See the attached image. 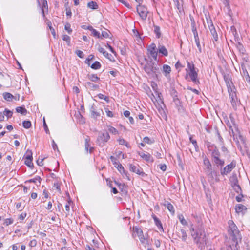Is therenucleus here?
Instances as JSON below:
<instances>
[{"label":"nucleus","instance_id":"1","mask_svg":"<svg viewBox=\"0 0 250 250\" xmlns=\"http://www.w3.org/2000/svg\"><path fill=\"white\" fill-rule=\"evenodd\" d=\"M208 149L210 152L211 160L214 165L218 167H220V174L224 176L230 173L231 171L236 167V162L235 160H233L231 162L225 167H222L225 165V160L220 158L221 154L214 145H209L208 146Z\"/></svg>","mask_w":250,"mask_h":250},{"label":"nucleus","instance_id":"2","mask_svg":"<svg viewBox=\"0 0 250 250\" xmlns=\"http://www.w3.org/2000/svg\"><path fill=\"white\" fill-rule=\"evenodd\" d=\"M194 243L200 250L204 249L206 244V234L204 229L201 227L194 228L192 225L189 229Z\"/></svg>","mask_w":250,"mask_h":250},{"label":"nucleus","instance_id":"3","mask_svg":"<svg viewBox=\"0 0 250 250\" xmlns=\"http://www.w3.org/2000/svg\"><path fill=\"white\" fill-rule=\"evenodd\" d=\"M225 80L232 106L233 108L236 110L237 109V105L240 103V101L238 100L237 97L236 88L230 80L225 78Z\"/></svg>","mask_w":250,"mask_h":250},{"label":"nucleus","instance_id":"4","mask_svg":"<svg viewBox=\"0 0 250 250\" xmlns=\"http://www.w3.org/2000/svg\"><path fill=\"white\" fill-rule=\"evenodd\" d=\"M186 71L188 72L185 76L187 79L188 77H189L190 80L196 84L200 83L199 80L198 78V70L195 68L193 62H189L187 61V68Z\"/></svg>","mask_w":250,"mask_h":250},{"label":"nucleus","instance_id":"5","mask_svg":"<svg viewBox=\"0 0 250 250\" xmlns=\"http://www.w3.org/2000/svg\"><path fill=\"white\" fill-rule=\"evenodd\" d=\"M203 164L204 166V170L209 180L213 181L214 180L216 182H219L220 180L217 176L214 178L213 175H215L217 176V172L212 170L211 163L209 160L206 156L203 159Z\"/></svg>","mask_w":250,"mask_h":250},{"label":"nucleus","instance_id":"6","mask_svg":"<svg viewBox=\"0 0 250 250\" xmlns=\"http://www.w3.org/2000/svg\"><path fill=\"white\" fill-rule=\"evenodd\" d=\"M229 228L228 233L230 236L232 241H240L241 242L242 237L240 234V231L232 220L228 221Z\"/></svg>","mask_w":250,"mask_h":250},{"label":"nucleus","instance_id":"7","mask_svg":"<svg viewBox=\"0 0 250 250\" xmlns=\"http://www.w3.org/2000/svg\"><path fill=\"white\" fill-rule=\"evenodd\" d=\"M144 69L146 73L152 77H157L159 71L158 65L152 61L147 62Z\"/></svg>","mask_w":250,"mask_h":250},{"label":"nucleus","instance_id":"8","mask_svg":"<svg viewBox=\"0 0 250 250\" xmlns=\"http://www.w3.org/2000/svg\"><path fill=\"white\" fill-rule=\"evenodd\" d=\"M110 139V136L107 131L100 132L96 140V143L99 146L103 147Z\"/></svg>","mask_w":250,"mask_h":250},{"label":"nucleus","instance_id":"9","mask_svg":"<svg viewBox=\"0 0 250 250\" xmlns=\"http://www.w3.org/2000/svg\"><path fill=\"white\" fill-rule=\"evenodd\" d=\"M137 11L140 17L143 20H146L147 17L148 11L146 7L141 4H138L137 6Z\"/></svg>","mask_w":250,"mask_h":250},{"label":"nucleus","instance_id":"10","mask_svg":"<svg viewBox=\"0 0 250 250\" xmlns=\"http://www.w3.org/2000/svg\"><path fill=\"white\" fill-rule=\"evenodd\" d=\"M207 23H208V28L210 30V32L211 34V35H212L213 37V39L215 41H217L218 40V35H217V32L216 31V29L214 27V26L213 24V22L212 21V20L211 19H208V18H207Z\"/></svg>","mask_w":250,"mask_h":250},{"label":"nucleus","instance_id":"11","mask_svg":"<svg viewBox=\"0 0 250 250\" xmlns=\"http://www.w3.org/2000/svg\"><path fill=\"white\" fill-rule=\"evenodd\" d=\"M133 230L135 232H136L139 237V239L141 242V243L144 244L145 243V241L146 238L143 235V230L137 227H133Z\"/></svg>","mask_w":250,"mask_h":250},{"label":"nucleus","instance_id":"12","mask_svg":"<svg viewBox=\"0 0 250 250\" xmlns=\"http://www.w3.org/2000/svg\"><path fill=\"white\" fill-rule=\"evenodd\" d=\"M156 45L154 43H151L147 48V51L149 52L151 56L156 61L157 59L158 52L156 51Z\"/></svg>","mask_w":250,"mask_h":250},{"label":"nucleus","instance_id":"13","mask_svg":"<svg viewBox=\"0 0 250 250\" xmlns=\"http://www.w3.org/2000/svg\"><path fill=\"white\" fill-rule=\"evenodd\" d=\"M129 170L136 174L142 176L145 175V173L143 171L142 168L140 167H137L132 164L129 165Z\"/></svg>","mask_w":250,"mask_h":250},{"label":"nucleus","instance_id":"14","mask_svg":"<svg viewBox=\"0 0 250 250\" xmlns=\"http://www.w3.org/2000/svg\"><path fill=\"white\" fill-rule=\"evenodd\" d=\"M235 210L237 214L244 215L246 212L247 208L245 206L241 204H239L235 206Z\"/></svg>","mask_w":250,"mask_h":250},{"label":"nucleus","instance_id":"15","mask_svg":"<svg viewBox=\"0 0 250 250\" xmlns=\"http://www.w3.org/2000/svg\"><path fill=\"white\" fill-rule=\"evenodd\" d=\"M245 64L244 62L241 63V73L243 77L245 78L246 80L247 81H250V77L249 75V74L247 71Z\"/></svg>","mask_w":250,"mask_h":250},{"label":"nucleus","instance_id":"16","mask_svg":"<svg viewBox=\"0 0 250 250\" xmlns=\"http://www.w3.org/2000/svg\"><path fill=\"white\" fill-rule=\"evenodd\" d=\"M138 154L141 158L144 159L147 162L153 161L152 156L149 153L145 154L142 152H138Z\"/></svg>","mask_w":250,"mask_h":250},{"label":"nucleus","instance_id":"17","mask_svg":"<svg viewBox=\"0 0 250 250\" xmlns=\"http://www.w3.org/2000/svg\"><path fill=\"white\" fill-rule=\"evenodd\" d=\"M240 241H232V243L227 246L226 250H240L238 245Z\"/></svg>","mask_w":250,"mask_h":250},{"label":"nucleus","instance_id":"18","mask_svg":"<svg viewBox=\"0 0 250 250\" xmlns=\"http://www.w3.org/2000/svg\"><path fill=\"white\" fill-rule=\"evenodd\" d=\"M177 233L179 238H181L183 242H186L188 237L186 230L184 229H181L180 232Z\"/></svg>","mask_w":250,"mask_h":250},{"label":"nucleus","instance_id":"19","mask_svg":"<svg viewBox=\"0 0 250 250\" xmlns=\"http://www.w3.org/2000/svg\"><path fill=\"white\" fill-rule=\"evenodd\" d=\"M163 205L167 207V209L172 214L175 213V209L173 205L167 201H165Z\"/></svg>","mask_w":250,"mask_h":250},{"label":"nucleus","instance_id":"20","mask_svg":"<svg viewBox=\"0 0 250 250\" xmlns=\"http://www.w3.org/2000/svg\"><path fill=\"white\" fill-rule=\"evenodd\" d=\"M158 51L159 53L162 54L163 55L165 56H167L168 55V51L166 48L162 45L159 44L158 46Z\"/></svg>","mask_w":250,"mask_h":250},{"label":"nucleus","instance_id":"21","mask_svg":"<svg viewBox=\"0 0 250 250\" xmlns=\"http://www.w3.org/2000/svg\"><path fill=\"white\" fill-rule=\"evenodd\" d=\"M4 99L8 102H11L13 99L17 100V99L11 93L9 92H4L3 93Z\"/></svg>","mask_w":250,"mask_h":250},{"label":"nucleus","instance_id":"22","mask_svg":"<svg viewBox=\"0 0 250 250\" xmlns=\"http://www.w3.org/2000/svg\"><path fill=\"white\" fill-rule=\"evenodd\" d=\"M116 168L121 174L125 175L127 179L129 180L128 176L127 175V172L125 170L122 164H118Z\"/></svg>","mask_w":250,"mask_h":250},{"label":"nucleus","instance_id":"23","mask_svg":"<svg viewBox=\"0 0 250 250\" xmlns=\"http://www.w3.org/2000/svg\"><path fill=\"white\" fill-rule=\"evenodd\" d=\"M17 112L21 113L23 115H25L27 113V110L24 106H19L16 108Z\"/></svg>","mask_w":250,"mask_h":250},{"label":"nucleus","instance_id":"24","mask_svg":"<svg viewBox=\"0 0 250 250\" xmlns=\"http://www.w3.org/2000/svg\"><path fill=\"white\" fill-rule=\"evenodd\" d=\"M152 217L154 221L155 225L160 229L161 228L162 229H163V226L161 222V221L158 218L156 215H152Z\"/></svg>","mask_w":250,"mask_h":250},{"label":"nucleus","instance_id":"25","mask_svg":"<svg viewBox=\"0 0 250 250\" xmlns=\"http://www.w3.org/2000/svg\"><path fill=\"white\" fill-rule=\"evenodd\" d=\"M87 78L93 82H96L100 80V78L96 74H88L87 75Z\"/></svg>","mask_w":250,"mask_h":250},{"label":"nucleus","instance_id":"26","mask_svg":"<svg viewBox=\"0 0 250 250\" xmlns=\"http://www.w3.org/2000/svg\"><path fill=\"white\" fill-rule=\"evenodd\" d=\"M154 27V32L155 34H156V36L157 38H160L161 36V33L160 31V28L159 26L153 25Z\"/></svg>","mask_w":250,"mask_h":250},{"label":"nucleus","instance_id":"27","mask_svg":"<svg viewBox=\"0 0 250 250\" xmlns=\"http://www.w3.org/2000/svg\"><path fill=\"white\" fill-rule=\"evenodd\" d=\"M229 132L230 135V136H232L233 138V140L236 142V143L238 144L239 143V141L237 138V135H235L234 133V132L232 128V126H229Z\"/></svg>","mask_w":250,"mask_h":250},{"label":"nucleus","instance_id":"28","mask_svg":"<svg viewBox=\"0 0 250 250\" xmlns=\"http://www.w3.org/2000/svg\"><path fill=\"white\" fill-rule=\"evenodd\" d=\"M87 7L88 8H89L90 9H91L93 10H95V9H98V5L96 2L91 1L88 3Z\"/></svg>","mask_w":250,"mask_h":250},{"label":"nucleus","instance_id":"29","mask_svg":"<svg viewBox=\"0 0 250 250\" xmlns=\"http://www.w3.org/2000/svg\"><path fill=\"white\" fill-rule=\"evenodd\" d=\"M229 180L231 183L232 187L238 185V181L236 174L232 175L230 178Z\"/></svg>","mask_w":250,"mask_h":250},{"label":"nucleus","instance_id":"30","mask_svg":"<svg viewBox=\"0 0 250 250\" xmlns=\"http://www.w3.org/2000/svg\"><path fill=\"white\" fill-rule=\"evenodd\" d=\"M85 86L87 87L92 88L93 90L99 89V86L97 84H93V83L87 82L85 83Z\"/></svg>","mask_w":250,"mask_h":250},{"label":"nucleus","instance_id":"31","mask_svg":"<svg viewBox=\"0 0 250 250\" xmlns=\"http://www.w3.org/2000/svg\"><path fill=\"white\" fill-rule=\"evenodd\" d=\"M163 71L165 76H167L171 72V67L168 65L165 64L163 65Z\"/></svg>","mask_w":250,"mask_h":250},{"label":"nucleus","instance_id":"32","mask_svg":"<svg viewBox=\"0 0 250 250\" xmlns=\"http://www.w3.org/2000/svg\"><path fill=\"white\" fill-rule=\"evenodd\" d=\"M44 8H45L47 10H48L47 2L45 0H44L43 1L42 6V17H43V18H45V14H44Z\"/></svg>","mask_w":250,"mask_h":250},{"label":"nucleus","instance_id":"33","mask_svg":"<svg viewBox=\"0 0 250 250\" xmlns=\"http://www.w3.org/2000/svg\"><path fill=\"white\" fill-rule=\"evenodd\" d=\"M108 131L110 133H111L114 135H116V134H119V131H118V130L112 126H108Z\"/></svg>","mask_w":250,"mask_h":250},{"label":"nucleus","instance_id":"34","mask_svg":"<svg viewBox=\"0 0 250 250\" xmlns=\"http://www.w3.org/2000/svg\"><path fill=\"white\" fill-rule=\"evenodd\" d=\"M3 114L4 115V116H6L7 118V119H8L12 116L13 112L8 109L5 108L3 112Z\"/></svg>","mask_w":250,"mask_h":250},{"label":"nucleus","instance_id":"35","mask_svg":"<svg viewBox=\"0 0 250 250\" xmlns=\"http://www.w3.org/2000/svg\"><path fill=\"white\" fill-rule=\"evenodd\" d=\"M101 65L98 61H95L91 65V68L94 70L99 69L101 68Z\"/></svg>","mask_w":250,"mask_h":250},{"label":"nucleus","instance_id":"36","mask_svg":"<svg viewBox=\"0 0 250 250\" xmlns=\"http://www.w3.org/2000/svg\"><path fill=\"white\" fill-rule=\"evenodd\" d=\"M236 45L237 49L239 51V52L242 54H244L245 50L243 47L242 44L240 42H238Z\"/></svg>","mask_w":250,"mask_h":250},{"label":"nucleus","instance_id":"37","mask_svg":"<svg viewBox=\"0 0 250 250\" xmlns=\"http://www.w3.org/2000/svg\"><path fill=\"white\" fill-rule=\"evenodd\" d=\"M190 20L191 21V30L192 33H194V32H197V28L196 27V23L194 20L193 19V18L191 17Z\"/></svg>","mask_w":250,"mask_h":250},{"label":"nucleus","instance_id":"38","mask_svg":"<svg viewBox=\"0 0 250 250\" xmlns=\"http://www.w3.org/2000/svg\"><path fill=\"white\" fill-rule=\"evenodd\" d=\"M24 157H25V160L33 159L32 152L31 150L28 149L26 151V152L25 155H24Z\"/></svg>","mask_w":250,"mask_h":250},{"label":"nucleus","instance_id":"39","mask_svg":"<svg viewBox=\"0 0 250 250\" xmlns=\"http://www.w3.org/2000/svg\"><path fill=\"white\" fill-rule=\"evenodd\" d=\"M90 111L91 112L92 116L94 118H97L98 116L100 115V113L96 111L95 108L93 106L91 107Z\"/></svg>","mask_w":250,"mask_h":250},{"label":"nucleus","instance_id":"40","mask_svg":"<svg viewBox=\"0 0 250 250\" xmlns=\"http://www.w3.org/2000/svg\"><path fill=\"white\" fill-rule=\"evenodd\" d=\"M41 178L39 176H36L35 178L33 179H29L25 182V183L29 182V183H36L37 181L39 182V184H40V180Z\"/></svg>","mask_w":250,"mask_h":250},{"label":"nucleus","instance_id":"41","mask_svg":"<svg viewBox=\"0 0 250 250\" xmlns=\"http://www.w3.org/2000/svg\"><path fill=\"white\" fill-rule=\"evenodd\" d=\"M22 125L25 128L28 129L31 126V123L30 121H24L22 123Z\"/></svg>","mask_w":250,"mask_h":250},{"label":"nucleus","instance_id":"42","mask_svg":"<svg viewBox=\"0 0 250 250\" xmlns=\"http://www.w3.org/2000/svg\"><path fill=\"white\" fill-rule=\"evenodd\" d=\"M47 26L51 30V34L53 35V36L55 37L56 34H55V29L52 27V23L51 21H48L47 23Z\"/></svg>","mask_w":250,"mask_h":250},{"label":"nucleus","instance_id":"43","mask_svg":"<svg viewBox=\"0 0 250 250\" xmlns=\"http://www.w3.org/2000/svg\"><path fill=\"white\" fill-rule=\"evenodd\" d=\"M110 159L115 167L118 166V164H120L117 162V159L113 156H111Z\"/></svg>","mask_w":250,"mask_h":250},{"label":"nucleus","instance_id":"44","mask_svg":"<svg viewBox=\"0 0 250 250\" xmlns=\"http://www.w3.org/2000/svg\"><path fill=\"white\" fill-rule=\"evenodd\" d=\"M232 187L233 188V189H234V190L237 193H240L242 192L241 188L238 184L237 185L233 186Z\"/></svg>","mask_w":250,"mask_h":250},{"label":"nucleus","instance_id":"45","mask_svg":"<svg viewBox=\"0 0 250 250\" xmlns=\"http://www.w3.org/2000/svg\"><path fill=\"white\" fill-rule=\"evenodd\" d=\"M179 219L180 220V223L185 226L188 225L187 221L185 219L184 217L182 215L179 216Z\"/></svg>","mask_w":250,"mask_h":250},{"label":"nucleus","instance_id":"46","mask_svg":"<svg viewBox=\"0 0 250 250\" xmlns=\"http://www.w3.org/2000/svg\"><path fill=\"white\" fill-rule=\"evenodd\" d=\"M143 141L147 144H151L154 142V140L153 139H150L148 137H145L143 139Z\"/></svg>","mask_w":250,"mask_h":250},{"label":"nucleus","instance_id":"47","mask_svg":"<svg viewBox=\"0 0 250 250\" xmlns=\"http://www.w3.org/2000/svg\"><path fill=\"white\" fill-rule=\"evenodd\" d=\"M90 139L88 137L85 139V150L86 151V152H88V149L90 146V145L89 144Z\"/></svg>","mask_w":250,"mask_h":250},{"label":"nucleus","instance_id":"48","mask_svg":"<svg viewBox=\"0 0 250 250\" xmlns=\"http://www.w3.org/2000/svg\"><path fill=\"white\" fill-rule=\"evenodd\" d=\"M33 159L25 160L24 164L28 167L31 168L33 167V164L32 163Z\"/></svg>","mask_w":250,"mask_h":250},{"label":"nucleus","instance_id":"49","mask_svg":"<svg viewBox=\"0 0 250 250\" xmlns=\"http://www.w3.org/2000/svg\"><path fill=\"white\" fill-rule=\"evenodd\" d=\"M91 33L94 36L96 37L97 38H98L99 39H102V37L100 35V33L98 31H97L96 30H95V29H94L91 31Z\"/></svg>","mask_w":250,"mask_h":250},{"label":"nucleus","instance_id":"50","mask_svg":"<svg viewBox=\"0 0 250 250\" xmlns=\"http://www.w3.org/2000/svg\"><path fill=\"white\" fill-rule=\"evenodd\" d=\"M62 40L63 41H66V42L67 43V44L68 45H70V37L69 36H68L67 35H63V36H62Z\"/></svg>","mask_w":250,"mask_h":250},{"label":"nucleus","instance_id":"51","mask_svg":"<svg viewBox=\"0 0 250 250\" xmlns=\"http://www.w3.org/2000/svg\"><path fill=\"white\" fill-rule=\"evenodd\" d=\"M190 141L192 143V144L194 145L195 150L197 151V149L198 148V146L197 145V142L195 140H193L192 139V136H190L189 138Z\"/></svg>","mask_w":250,"mask_h":250},{"label":"nucleus","instance_id":"52","mask_svg":"<svg viewBox=\"0 0 250 250\" xmlns=\"http://www.w3.org/2000/svg\"><path fill=\"white\" fill-rule=\"evenodd\" d=\"M13 222V220L12 218H7L4 220L3 224L6 226H8Z\"/></svg>","mask_w":250,"mask_h":250},{"label":"nucleus","instance_id":"53","mask_svg":"<svg viewBox=\"0 0 250 250\" xmlns=\"http://www.w3.org/2000/svg\"><path fill=\"white\" fill-rule=\"evenodd\" d=\"M98 97L100 99H104L105 101L108 102L109 101V98L107 96H105L103 94L100 93L98 95Z\"/></svg>","mask_w":250,"mask_h":250},{"label":"nucleus","instance_id":"54","mask_svg":"<svg viewBox=\"0 0 250 250\" xmlns=\"http://www.w3.org/2000/svg\"><path fill=\"white\" fill-rule=\"evenodd\" d=\"M43 126L44 129V130L46 133H49V130L45 122L44 117L43 119Z\"/></svg>","mask_w":250,"mask_h":250},{"label":"nucleus","instance_id":"55","mask_svg":"<svg viewBox=\"0 0 250 250\" xmlns=\"http://www.w3.org/2000/svg\"><path fill=\"white\" fill-rule=\"evenodd\" d=\"M109 31H103L102 32V35H101L102 39L103 38H108L109 37Z\"/></svg>","mask_w":250,"mask_h":250},{"label":"nucleus","instance_id":"56","mask_svg":"<svg viewBox=\"0 0 250 250\" xmlns=\"http://www.w3.org/2000/svg\"><path fill=\"white\" fill-rule=\"evenodd\" d=\"M239 194V195L237 196L235 199L238 202H240L243 201L242 198L244 197V195H243L242 192Z\"/></svg>","mask_w":250,"mask_h":250},{"label":"nucleus","instance_id":"57","mask_svg":"<svg viewBox=\"0 0 250 250\" xmlns=\"http://www.w3.org/2000/svg\"><path fill=\"white\" fill-rule=\"evenodd\" d=\"M94 57V56L93 55L91 54V55H89L88 58L86 59L85 63L86 64H87L88 65H90V63H89L90 61L93 60Z\"/></svg>","mask_w":250,"mask_h":250},{"label":"nucleus","instance_id":"58","mask_svg":"<svg viewBox=\"0 0 250 250\" xmlns=\"http://www.w3.org/2000/svg\"><path fill=\"white\" fill-rule=\"evenodd\" d=\"M64 28L68 32V33L69 34H71V33L72 30L71 29V26H70V24L69 23H67L66 24H65Z\"/></svg>","mask_w":250,"mask_h":250},{"label":"nucleus","instance_id":"59","mask_svg":"<svg viewBox=\"0 0 250 250\" xmlns=\"http://www.w3.org/2000/svg\"><path fill=\"white\" fill-rule=\"evenodd\" d=\"M75 53L80 58H83L84 57V53L81 50H77L76 51Z\"/></svg>","mask_w":250,"mask_h":250},{"label":"nucleus","instance_id":"60","mask_svg":"<svg viewBox=\"0 0 250 250\" xmlns=\"http://www.w3.org/2000/svg\"><path fill=\"white\" fill-rule=\"evenodd\" d=\"M216 134L217 135V136H218V138L219 139V141L220 142V144L221 145H223V144H224V140H223V138L221 137V135H220V133H219L218 130H217Z\"/></svg>","mask_w":250,"mask_h":250},{"label":"nucleus","instance_id":"61","mask_svg":"<svg viewBox=\"0 0 250 250\" xmlns=\"http://www.w3.org/2000/svg\"><path fill=\"white\" fill-rule=\"evenodd\" d=\"M53 187L55 188L56 189L60 192H61V188H60V184L58 182H55L54 184Z\"/></svg>","mask_w":250,"mask_h":250},{"label":"nucleus","instance_id":"62","mask_svg":"<svg viewBox=\"0 0 250 250\" xmlns=\"http://www.w3.org/2000/svg\"><path fill=\"white\" fill-rule=\"evenodd\" d=\"M195 41L196 44V45L198 47V49L199 50V51L200 52V53H201L202 52V48H201V46L200 43V40H195Z\"/></svg>","mask_w":250,"mask_h":250},{"label":"nucleus","instance_id":"63","mask_svg":"<svg viewBox=\"0 0 250 250\" xmlns=\"http://www.w3.org/2000/svg\"><path fill=\"white\" fill-rule=\"evenodd\" d=\"M237 138H238L239 142L240 141L241 142V143H242L243 144L245 143V138L242 135L239 134Z\"/></svg>","mask_w":250,"mask_h":250},{"label":"nucleus","instance_id":"64","mask_svg":"<svg viewBox=\"0 0 250 250\" xmlns=\"http://www.w3.org/2000/svg\"><path fill=\"white\" fill-rule=\"evenodd\" d=\"M222 145V146H221V151H222V152H223L224 154H227L229 153V151L228 150V149L227 148V147H225V146H224V144H223V145Z\"/></svg>","mask_w":250,"mask_h":250}]
</instances>
